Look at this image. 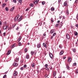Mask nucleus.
I'll use <instances>...</instances> for the list:
<instances>
[{"label": "nucleus", "instance_id": "35", "mask_svg": "<svg viewBox=\"0 0 78 78\" xmlns=\"http://www.w3.org/2000/svg\"><path fill=\"white\" fill-rule=\"evenodd\" d=\"M23 67H24V68H27V65H24Z\"/></svg>", "mask_w": 78, "mask_h": 78}, {"label": "nucleus", "instance_id": "62", "mask_svg": "<svg viewBox=\"0 0 78 78\" xmlns=\"http://www.w3.org/2000/svg\"><path fill=\"white\" fill-rule=\"evenodd\" d=\"M28 10H29V9H26V11H28Z\"/></svg>", "mask_w": 78, "mask_h": 78}, {"label": "nucleus", "instance_id": "16", "mask_svg": "<svg viewBox=\"0 0 78 78\" xmlns=\"http://www.w3.org/2000/svg\"><path fill=\"white\" fill-rule=\"evenodd\" d=\"M15 7H13L12 8L10 9V11H12L14 10Z\"/></svg>", "mask_w": 78, "mask_h": 78}, {"label": "nucleus", "instance_id": "33", "mask_svg": "<svg viewBox=\"0 0 78 78\" xmlns=\"http://www.w3.org/2000/svg\"><path fill=\"white\" fill-rule=\"evenodd\" d=\"M19 58H18L17 59H16V60H15L16 62H17L18 61H19Z\"/></svg>", "mask_w": 78, "mask_h": 78}, {"label": "nucleus", "instance_id": "31", "mask_svg": "<svg viewBox=\"0 0 78 78\" xmlns=\"http://www.w3.org/2000/svg\"><path fill=\"white\" fill-rule=\"evenodd\" d=\"M16 25V24H14L12 26V27L13 28H14L15 26Z\"/></svg>", "mask_w": 78, "mask_h": 78}, {"label": "nucleus", "instance_id": "20", "mask_svg": "<svg viewBox=\"0 0 78 78\" xmlns=\"http://www.w3.org/2000/svg\"><path fill=\"white\" fill-rule=\"evenodd\" d=\"M15 44H14V45H12V46L11 47V48H13L15 47V45H14Z\"/></svg>", "mask_w": 78, "mask_h": 78}, {"label": "nucleus", "instance_id": "59", "mask_svg": "<svg viewBox=\"0 0 78 78\" xmlns=\"http://www.w3.org/2000/svg\"><path fill=\"white\" fill-rule=\"evenodd\" d=\"M20 41V39H18V42Z\"/></svg>", "mask_w": 78, "mask_h": 78}, {"label": "nucleus", "instance_id": "26", "mask_svg": "<svg viewBox=\"0 0 78 78\" xmlns=\"http://www.w3.org/2000/svg\"><path fill=\"white\" fill-rule=\"evenodd\" d=\"M23 67H21L20 68V70H23Z\"/></svg>", "mask_w": 78, "mask_h": 78}, {"label": "nucleus", "instance_id": "52", "mask_svg": "<svg viewBox=\"0 0 78 78\" xmlns=\"http://www.w3.org/2000/svg\"><path fill=\"white\" fill-rule=\"evenodd\" d=\"M59 25V24H57L55 25V27H58V26Z\"/></svg>", "mask_w": 78, "mask_h": 78}, {"label": "nucleus", "instance_id": "46", "mask_svg": "<svg viewBox=\"0 0 78 78\" xmlns=\"http://www.w3.org/2000/svg\"><path fill=\"white\" fill-rule=\"evenodd\" d=\"M3 34V36H5V34H6V33L4 32V33Z\"/></svg>", "mask_w": 78, "mask_h": 78}, {"label": "nucleus", "instance_id": "28", "mask_svg": "<svg viewBox=\"0 0 78 78\" xmlns=\"http://www.w3.org/2000/svg\"><path fill=\"white\" fill-rule=\"evenodd\" d=\"M66 14H68V15L69 14V10H66Z\"/></svg>", "mask_w": 78, "mask_h": 78}, {"label": "nucleus", "instance_id": "30", "mask_svg": "<svg viewBox=\"0 0 78 78\" xmlns=\"http://www.w3.org/2000/svg\"><path fill=\"white\" fill-rule=\"evenodd\" d=\"M56 35V33H55L53 34V36H55V35Z\"/></svg>", "mask_w": 78, "mask_h": 78}, {"label": "nucleus", "instance_id": "15", "mask_svg": "<svg viewBox=\"0 0 78 78\" xmlns=\"http://www.w3.org/2000/svg\"><path fill=\"white\" fill-rule=\"evenodd\" d=\"M55 32V30H51V34H53V33H54Z\"/></svg>", "mask_w": 78, "mask_h": 78}, {"label": "nucleus", "instance_id": "10", "mask_svg": "<svg viewBox=\"0 0 78 78\" xmlns=\"http://www.w3.org/2000/svg\"><path fill=\"white\" fill-rule=\"evenodd\" d=\"M14 73H15L13 74V75L14 76H16V75H17V72L16 71H15L14 72Z\"/></svg>", "mask_w": 78, "mask_h": 78}, {"label": "nucleus", "instance_id": "7", "mask_svg": "<svg viewBox=\"0 0 78 78\" xmlns=\"http://www.w3.org/2000/svg\"><path fill=\"white\" fill-rule=\"evenodd\" d=\"M37 47V48H40V47H41V43H39V44H38Z\"/></svg>", "mask_w": 78, "mask_h": 78}, {"label": "nucleus", "instance_id": "47", "mask_svg": "<svg viewBox=\"0 0 78 78\" xmlns=\"http://www.w3.org/2000/svg\"><path fill=\"white\" fill-rule=\"evenodd\" d=\"M73 65H74V66H76V63H73Z\"/></svg>", "mask_w": 78, "mask_h": 78}, {"label": "nucleus", "instance_id": "23", "mask_svg": "<svg viewBox=\"0 0 78 78\" xmlns=\"http://www.w3.org/2000/svg\"><path fill=\"white\" fill-rule=\"evenodd\" d=\"M18 20V18H17L16 17L15 19V21H17V20Z\"/></svg>", "mask_w": 78, "mask_h": 78}, {"label": "nucleus", "instance_id": "5", "mask_svg": "<svg viewBox=\"0 0 78 78\" xmlns=\"http://www.w3.org/2000/svg\"><path fill=\"white\" fill-rule=\"evenodd\" d=\"M8 28V26H4L3 27V29L4 30H6V28Z\"/></svg>", "mask_w": 78, "mask_h": 78}, {"label": "nucleus", "instance_id": "38", "mask_svg": "<svg viewBox=\"0 0 78 78\" xmlns=\"http://www.w3.org/2000/svg\"><path fill=\"white\" fill-rule=\"evenodd\" d=\"M62 25V22H61V23H60V26H61Z\"/></svg>", "mask_w": 78, "mask_h": 78}, {"label": "nucleus", "instance_id": "11", "mask_svg": "<svg viewBox=\"0 0 78 78\" xmlns=\"http://www.w3.org/2000/svg\"><path fill=\"white\" fill-rule=\"evenodd\" d=\"M74 34L75 36H77L78 35V33L76 31L74 32Z\"/></svg>", "mask_w": 78, "mask_h": 78}, {"label": "nucleus", "instance_id": "58", "mask_svg": "<svg viewBox=\"0 0 78 78\" xmlns=\"http://www.w3.org/2000/svg\"><path fill=\"white\" fill-rule=\"evenodd\" d=\"M53 36H52L51 37V39H53Z\"/></svg>", "mask_w": 78, "mask_h": 78}, {"label": "nucleus", "instance_id": "42", "mask_svg": "<svg viewBox=\"0 0 78 78\" xmlns=\"http://www.w3.org/2000/svg\"><path fill=\"white\" fill-rule=\"evenodd\" d=\"M25 52H27V48L25 49Z\"/></svg>", "mask_w": 78, "mask_h": 78}, {"label": "nucleus", "instance_id": "24", "mask_svg": "<svg viewBox=\"0 0 78 78\" xmlns=\"http://www.w3.org/2000/svg\"><path fill=\"white\" fill-rule=\"evenodd\" d=\"M51 11H54V10H55V8L53 7H52L51 8Z\"/></svg>", "mask_w": 78, "mask_h": 78}, {"label": "nucleus", "instance_id": "43", "mask_svg": "<svg viewBox=\"0 0 78 78\" xmlns=\"http://www.w3.org/2000/svg\"><path fill=\"white\" fill-rule=\"evenodd\" d=\"M6 76V75H4L3 77V78H5Z\"/></svg>", "mask_w": 78, "mask_h": 78}, {"label": "nucleus", "instance_id": "2", "mask_svg": "<svg viewBox=\"0 0 78 78\" xmlns=\"http://www.w3.org/2000/svg\"><path fill=\"white\" fill-rule=\"evenodd\" d=\"M39 2V0H35L34 2V4L35 5H36L37 3H38Z\"/></svg>", "mask_w": 78, "mask_h": 78}, {"label": "nucleus", "instance_id": "25", "mask_svg": "<svg viewBox=\"0 0 78 78\" xmlns=\"http://www.w3.org/2000/svg\"><path fill=\"white\" fill-rule=\"evenodd\" d=\"M34 63H33L32 64V67H34Z\"/></svg>", "mask_w": 78, "mask_h": 78}, {"label": "nucleus", "instance_id": "18", "mask_svg": "<svg viewBox=\"0 0 78 78\" xmlns=\"http://www.w3.org/2000/svg\"><path fill=\"white\" fill-rule=\"evenodd\" d=\"M43 45L45 47V48H47V45L45 44V43H44L43 44Z\"/></svg>", "mask_w": 78, "mask_h": 78}, {"label": "nucleus", "instance_id": "44", "mask_svg": "<svg viewBox=\"0 0 78 78\" xmlns=\"http://www.w3.org/2000/svg\"><path fill=\"white\" fill-rule=\"evenodd\" d=\"M77 2H78V0H76L75 1V3H77Z\"/></svg>", "mask_w": 78, "mask_h": 78}, {"label": "nucleus", "instance_id": "61", "mask_svg": "<svg viewBox=\"0 0 78 78\" xmlns=\"http://www.w3.org/2000/svg\"><path fill=\"white\" fill-rule=\"evenodd\" d=\"M60 22V21L59 20L58 21H57L58 23H59Z\"/></svg>", "mask_w": 78, "mask_h": 78}, {"label": "nucleus", "instance_id": "3", "mask_svg": "<svg viewBox=\"0 0 78 78\" xmlns=\"http://www.w3.org/2000/svg\"><path fill=\"white\" fill-rule=\"evenodd\" d=\"M64 6H67V1H66L64 2Z\"/></svg>", "mask_w": 78, "mask_h": 78}, {"label": "nucleus", "instance_id": "32", "mask_svg": "<svg viewBox=\"0 0 78 78\" xmlns=\"http://www.w3.org/2000/svg\"><path fill=\"white\" fill-rule=\"evenodd\" d=\"M18 44H19V46H21V43L20 42H19L18 43Z\"/></svg>", "mask_w": 78, "mask_h": 78}, {"label": "nucleus", "instance_id": "60", "mask_svg": "<svg viewBox=\"0 0 78 78\" xmlns=\"http://www.w3.org/2000/svg\"><path fill=\"white\" fill-rule=\"evenodd\" d=\"M46 78L47 77V76H48V75H46L44 76Z\"/></svg>", "mask_w": 78, "mask_h": 78}, {"label": "nucleus", "instance_id": "40", "mask_svg": "<svg viewBox=\"0 0 78 78\" xmlns=\"http://www.w3.org/2000/svg\"><path fill=\"white\" fill-rule=\"evenodd\" d=\"M73 52H75V51H76L75 49L74 48V49H73Z\"/></svg>", "mask_w": 78, "mask_h": 78}, {"label": "nucleus", "instance_id": "37", "mask_svg": "<svg viewBox=\"0 0 78 78\" xmlns=\"http://www.w3.org/2000/svg\"><path fill=\"white\" fill-rule=\"evenodd\" d=\"M51 22H54V21H53V19H51Z\"/></svg>", "mask_w": 78, "mask_h": 78}, {"label": "nucleus", "instance_id": "56", "mask_svg": "<svg viewBox=\"0 0 78 78\" xmlns=\"http://www.w3.org/2000/svg\"><path fill=\"white\" fill-rule=\"evenodd\" d=\"M16 17L19 18V15H17V16Z\"/></svg>", "mask_w": 78, "mask_h": 78}, {"label": "nucleus", "instance_id": "4", "mask_svg": "<svg viewBox=\"0 0 78 78\" xmlns=\"http://www.w3.org/2000/svg\"><path fill=\"white\" fill-rule=\"evenodd\" d=\"M13 65L15 67H17L18 66V64L17 63L14 62L13 63Z\"/></svg>", "mask_w": 78, "mask_h": 78}, {"label": "nucleus", "instance_id": "19", "mask_svg": "<svg viewBox=\"0 0 78 78\" xmlns=\"http://www.w3.org/2000/svg\"><path fill=\"white\" fill-rule=\"evenodd\" d=\"M53 73V76H56V72H54Z\"/></svg>", "mask_w": 78, "mask_h": 78}, {"label": "nucleus", "instance_id": "8", "mask_svg": "<svg viewBox=\"0 0 78 78\" xmlns=\"http://www.w3.org/2000/svg\"><path fill=\"white\" fill-rule=\"evenodd\" d=\"M63 53H64V52H63V51L61 50L60 52L59 53V55H62L63 54Z\"/></svg>", "mask_w": 78, "mask_h": 78}, {"label": "nucleus", "instance_id": "48", "mask_svg": "<svg viewBox=\"0 0 78 78\" xmlns=\"http://www.w3.org/2000/svg\"><path fill=\"white\" fill-rule=\"evenodd\" d=\"M59 48H62V46H60V45H59Z\"/></svg>", "mask_w": 78, "mask_h": 78}, {"label": "nucleus", "instance_id": "27", "mask_svg": "<svg viewBox=\"0 0 78 78\" xmlns=\"http://www.w3.org/2000/svg\"><path fill=\"white\" fill-rule=\"evenodd\" d=\"M45 70H48V71H49V69H48V68L47 67L45 68Z\"/></svg>", "mask_w": 78, "mask_h": 78}, {"label": "nucleus", "instance_id": "39", "mask_svg": "<svg viewBox=\"0 0 78 78\" xmlns=\"http://www.w3.org/2000/svg\"><path fill=\"white\" fill-rule=\"evenodd\" d=\"M13 2L14 3H16V0H13Z\"/></svg>", "mask_w": 78, "mask_h": 78}, {"label": "nucleus", "instance_id": "64", "mask_svg": "<svg viewBox=\"0 0 78 78\" xmlns=\"http://www.w3.org/2000/svg\"><path fill=\"white\" fill-rule=\"evenodd\" d=\"M43 35L44 36H46V34H43Z\"/></svg>", "mask_w": 78, "mask_h": 78}, {"label": "nucleus", "instance_id": "22", "mask_svg": "<svg viewBox=\"0 0 78 78\" xmlns=\"http://www.w3.org/2000/svg\"><path fill=\"white\" fill-rule=\"evenodd\" d=\"M39 25H40V26H41V25H42V22H39Z\"/></svg>", "mask_w": 78, "mask_h": 78}, {"label": "nucleus", "instance_id": "34", "mask_svg": "<svg viewBox=\"0 0 78 78\" xmlns=\"http://www.w3.org/2000/svg\"><path fill=\"white\" fill-rule=\"evenodd\" d=\"M29 58V56L28 55H27L26 56V58L27 59H28Z\"/></svg>", "mask_w": 78, "mask_h": 78}, {"label": "nucleus", "instance_id": "54", "mask_svg": "<svg viewBox=\"0 0 78 78\" xmlns=\"http://www.w3.org/2000/svg\"><path fill=\"white\" fill-rule=\"evenodd\" d=\"M11 28V27H9V28L8 29V30H10V29Z\"/></svg>", "mask_w": 78, "mask_h": 78}, {"label": "nucleus", "instance_id": "6", "mask_svg": "<svg viewBox=\"0 0 78 78\" xmlns=\"http://www.w3.org/2000/svg\"><path fill=\"white\" fill-rule=\"evenodd\" d=\"M49 55L50 58H51V59H52L53 58V54H51V53H50L49 54Z\"/></svg>", "mask_w": 78, "mask_h": 78}, {"label": "nucleus", "instance_id": "1", "mask_svg": "<svg viewBox=\"0 0 78 78\" xmlns=\"http://www.w3.org/2000/svg\"><path fill=\"white\" fill-rule=\"evenodd\" d=\"M66 38L67 39H70V36L69 34L67 33L66 34Z\"/></svg>", "mask_w": 78, "mask_h": 78}, {"label": "nucleus", "instance_id": "14", "mask_svg": "<svg viewBox=\"0 0 78 78\" xmlns=\"http://www.w3.org/2000/svg\"><path fill=\"white\" fill-rule=\"evenodd\" d=\"M6 5V4L5 3L3 4L2 5V8H4V7H5V6Z\"/></svg>", "mask_w": 78, "mask_h": 78}, {"label": "nucleus", "instance_id": "50", "mask_svg": "<svg viewBox=\"0 0 78 78\" xmlns=\"http://www.w3.org/2000/svg\"><path fill=\"white\" fill-rule=\"evenodd\" d=\"M22 2V0H19V3H21Z\"/></svg>", "mask_w": 78, "mask_h": 78}, {"label": "nucleus", "instance_id": "51", "mask_svg": "<svg viewBox=\"0 0 78 78\" xmlns=\"http://www.w3.org/2000/svg\"><path fill=\"white\" fill-rule=\"evenodd\" d=\"M61 0H58V3H61Z\"/></svg>", "mask_w": 78, "mask_h": 78}, {"label": "nucleus", "instance_id": "13", "mask_svg": "<svg viewBox=\"0 0 78 78\" xmlns=\"http://www.w3.org/2000/svg\"><path fill=\"white\" fill-rule=\"evenodd\" d=\"M10 53H11V51H8V53H7V55H9V54H10Z\"/></svg>", "mask_w": 78, "mask_h": 78}, {"label": "nucleus", "instance_id": "36", "mask_svg": "<svg viewBox=\"0 0 78 78\" xmlns=\"http://www.w3.org/2000/svg\"><path fill=\"white\" fill-rule=\"evenodd\" d=\"M42 5H44L45 4V2H42Z\"/></svg>", "mask_w": 78, "mask_h": 78}, {"label": "nucleus", "instance_id": "17", "mask_svg": "<svg viewBox=\"0 0 78 78\" xmlns=\"http://www.w3.org/2000/svg\"><path fill=\"white\" fill-rule=\"evenodd\" d=\"M30 6H31L32 7H33V6H34V4L32 3H31L30 4Z\"/></svg>", "mask_w": 78, "mask_h": 78}, {"label": "nucleus", "instance_id": "63", "mask_svg": "<svg viewBox=\"0 0 78 78\" xmlns=\"http://www.w3.org/2000/svg\"><path fill=\"white\" fill-rule=\"evenodd\" d=\"M61 18H62V17H61V16H60L59 17V19H61Z\"/></svg>", "mask_w": 78, "mask_h": 78}, {"label": "nucleus", "instance_id": "45", "mask_svg": "<svg viewBox=\"0 0 78 78\" xmlns=\"http://www.w3.org/2000/svg\"><path fill=\"white\" fill-rule=\"evenodd\" d=\"M76 73H78V69H76Z\"/></svg>", "mask_w": 78, "mask_h": 78}, {"label": "nucleus", "instance_id": "29", "mask_svg": "<svg viewBox=\"0 0 78 78\" xmlns=\"http://www.w3.org/2000/svg\"><path fill=\"white\" fill-rule=\"evenodd\" d=\"M5 9L6 11H8V7H6Z\"/></svg>", "mask_w": 78, "mask_h": 78}, {"label": "nucleus", "instance_id": "41", "mask_svg": "<svg viewBox=\"0 0 78 78\" xmlns=\"http://www.w3.org/2000/svg\"><path fill=\"white\" fill-rule=\"evenodd\" d=\"M31 55H33V52L31 51Z\"/></svg>", "mask_w": 78, "mask_h": 78}, {"label": "nucleus", "instance_id": "49", "mask_svg": "<svg viewBox=\"0 0 78 78\" xmlns=\"http://www.w3.org/2000/svg\"><path fill=\"white\" fill-rule=\"evenodd\" d=\"M16 30H19V27H17L16 28Z\"/></svg>", "mask_w": 78, "mask_h": 78}, {"label": "nucleus", "instance_id": "21", "mask_svg": "<svg viewBox=\"0 0 78 78\" xmlns=\"http://www.w3.org/2000/svg\"><path fill=\"white\" fill-rule=\"evenodd\" d=\"M66 68L67 69H68L69 70H70V69H69V66L68 65L66 66Z\"/></svg>", "mask_w": 78, "mask_h": 78}, {"label": "nucleus", "instance_id": "9", "mask_svg": "<svg viewBox=\"0 0 78 78\" xmlns=\"http://www.w3.org/2000/svg\"><path fill=\"white\" fill-rule=\"evenodd\" d=\"M22 17H21L18 19V22H20V21H21V20H22Z\"/></svg>", "mask_w": 78, "mask_h": 78}, {"label": "nucleus", "instance_id": "57", "mask_svg": "<svg viewBox=\"0 0 78 78\" xmlns=\"http://www.w3.org/2000/svg\"><path fill=\"white\" fill-rule=\"evenodd\" d=\"M76 27H77V28H78V24H76Z\"/></svg>", "mask_w": 78, "mask_h": 78}, {"label": "nucleus", "instance_id": "55", "mask_svg": "<svg viewBox=\"0 0 78 78\" xmlns=\"http://www.w3.org/2000/svg\"><path fill=\"white\" fill-rule=\"evenodd\" d=\"M45 66V67H48V65H47V64H46Z\"/></svg>", "mask_w": 78, "mask_h": 78}, {"label": "nucleus", "instance_id": "12", "mask_svg": "<svg viewBox=\"0 0 78 78\" xmlns=\"http://www.w3.org/2000/svg\"><path fill=\"white\" fill-rule=\"evenodd\" d=\"M71 60H72V58H71V57H70V58L68 59V62H70L71 61Z\"/></svg>", "mask_w": 78, "mask_h": 78}, {"label": "nucleus", "instance_id": "53", "mask_svg": "<svg viewBox=\"0 0 78 78\" xmlns=\"http://www.w3.org/2000/svg\"><path fill=\"white\" fill-rule=\"evenodd\" d=\"M77 19L78 20V13L77 15V16H76Z\"/></svg>", "mask_w": 78, "mask_h": 78}]
</instances>
